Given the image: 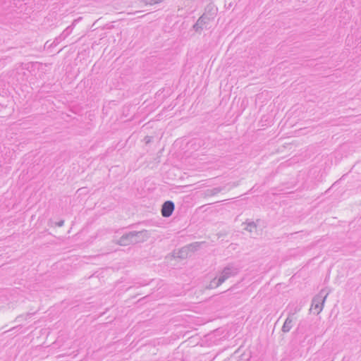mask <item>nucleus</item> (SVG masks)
<instances>
[{"instance_id": "1", "label": "nucleus", "mask_w": 361, "mask_h": 361, "mask_svg": "<svg viewBox=\"0 0 361 361\" xmlns=\"http://www.w3.org/2000/svg\"><path fill=\"white\" fill-rule=\"evenodd\" d=\"M328 295V291L325 289H322L319 293L312 298L311 310H313L314 314H319L322 312Z\"/></svg>"}, {"instance_id": "2", "label": "nucleus", "mask_w": 361, "mask_h": 361, "mask_svg": "<svg viewBox=\"0 0 361 361\" xmlns=\"http://www.w3.org/2000/svg\"><path fill=\"white\" fill-rule=\"evenodd\" d=\"M240 266L235 263L228 264L221 271L219 276V283H223L227 279L235 276L240 271Z\"/></svg>"}, {"instance_id": "3", "label": "nucleus", "mask_w": 361, "mask_h": 361, "mask_svg": "<svg viewBox=\"0 0 361 361\" xmlns=\"http://www.w3.org/2000/svg\"><path fill=\"white\" fill-rule=\"evenodd\" d=\"M213 14L203 13L193 25V29L197 32H201L203 29H207L208 24L214 20Z\"/></svg>"}, {"instance_id": "4", "label": "nucleus", "mask_w": 361, "mask_h": 361, "mask_svg": "<svg viewBox=\"0 0 361 361\" xmlns=\"http://www.w3.org/2000/svg\"><path fill=\"white\" fill-rule=\"evenodd\" d=\"M135 235V234H133V231L124 233L117 240L116 244L121 246H127L135 244V240H133V238Z\"/></svg>"}, {"instance_id": "5", "label": "nucleus", "mask_w": 361, "mask_h": 361, "mask_svg": "<svg viewBox=\"0 0 361 361\" xmlns=\"http://www.w3.org/2000/svg\"><path fill=\"white\" fill-rule=\"evenodd\" d=\"M175 209L174 203L171 200L164 202L161 206V213L164 217H169L172 215Z\"/></svg>"}, {"instance_id": "6", "label": "nucleus", "mask_w": 361, "mask_h": 361, "mask_svg": "<svg viewBox=\"0 0 361 361\" xmlns=\"http://www.w3.org/2000/svg\"><path fill=\"white\" fill-rule=\"evenodd\" d=\"M133 234H135L134 236H133V240H135V244L143 243L146 241L149 237L148 231L145 229L140 231H133Z\"/></svg>"}, {"instance_id": "7", "label": "nucleus", "mask_w": 361, "mask_h": 361, "mask_svg": "<svg viewBox=\"0 0 361 361\" xmlns=\"http://www.w3.org/2000/svg\"><path fill=\"white\" fill-rule=\"evenodd\" d=\"M293 315L294 313H289L287 318L286 319L285 322L281 328V331L283 333H287L292 329L293 323Z\"/></svg>"}, {"instance_id": "8", "label": "nucleus", "mask_w": 361, "mask_h": 361, "mask_svg": "<svg viewBox=\"0 0 361 361\" xmlns=\"http://www.w3.org/2000/svg\"><path fill=\"white\" fill-rule=\"evenodd\" d=\"M80 18H81L74 20L72 24L63 31V32L60 35V39H65L72 32L74 26L75 25L76 23L80 20Z\"/></svg>"}, {"instance_id": "9", "label": "nucleus", "mask_w": 361, "mask_h": 361, "mask_svg": "<svg viewBox=\"0 0 361 361\" xmlns=\"http://www.w3.org/2000/svg\"><path fill=\"white\" fill-rule=\"evenodd\" d=\"M245 229L250 233H252L254 231H256L257 230V225L254 221H250L246 223V226L245 227Z\"/></svg>"}, {"instance_id": "10", "label": "nucleus", "mask_w": 361, "mask_h": 361, "mask_svg": "<svg viewBox=\"0 0 361 361\" xmlns=\"http://www.w3.org/2000/svg\"><path fill=\"white\" fill-rule=\"evenodd\" d=\"M222 283H219V278L215 277L210 281L207 288H214L219 286Z\"/></svg>"}, {"instance_id": "11", "label": "nucleus", "mask_w": 361, "mask_h": 361, "mask_svg": "<svg viewBox=\"0 0 361 361\" xmlns=\"http://www.w3.org/2000/svg\"><path fill=\"white\" fill-rule=\"evenodd\" d=\"M225 188L226 187H216V188H212L210 190V195H215L219 193L220 192H221L222 190H225Z\"/></svg>"}, {"instance_id": "12", "label": "nucleus", "mask_w": 361, "mask_h": 361, "mask_svg": "<svg viewBox=\"0 0 361 361\" xmlns=\"http://www.w3.org/2000/svg\"><path fill=\"white\" fill-rule=\"evenodd\" d=\"M63 39H60V35L55 38L53 43L51 44V46H56L58 44H59Z\"/></svg>"}, {"instance_id": "13", "label": "nucleus", "mask_w": 361, "mask_h": 361, "mask_svg": "<svg viewBox=\"0 0 361 361\" xmlns=\"http://www.w3.org/2000/svg\"><path fill=\"white\" fill-rule=\"evenodd\" d=\"M147 4H149L150 5H152V4H158V3H160L163 0H147Z\"/></svg>"}, {"instance_id": "14", "label": "nucleus", "mask_w": 361, "mask_h": 361, "mask_svg": "<svg viewBox=\"0 0 361 361\" xmlns=\"http://www.w3.org/2000/svg\"><path fill=\"white\" fill-rule=\"evenodd\" d=\"M64 224V221L63 220H61L59 221V222L56 223V225L59 227H61L63 226Z\"/></svg>"}, {"instance_id": "15", "label": "nucleus", "mask_w": 361, "mask_h": 361, "mask_svg": "<svg viewBox=\"0 0 361 361\" xmlns=\"http://www.w3.org/2000/svg\"><path fill=\"white\" fill-rule=\"evenodd\" d=\"M237 185H238V184H237V183H231V188H233V187H235V186H237Z\"/></svg>"}, {"instance_id": "16", "label": "nucleus", "mask_w": 361, "mask_h": 361, "mask_svg": "<svg viewBox=\"0 0 361 361\" xmlns=\"http://www.w3.org/2000/svg\"><path fill=\"white\" fill-rule=\"evenodd\" d=\"M32 314L29 313V314H27V316L30 317Z\"/></svg>"}]
</instances>
